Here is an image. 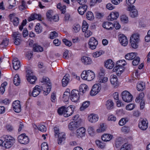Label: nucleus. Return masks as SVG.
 Returning <instances> with one entry per match:
<instances>
[{"label": "nucleus", "instance_id": "46", "mask_svg": "<svg viewBox=\"0 0 150 150\" xmlns=\"http://www.w3.org/2000/svg\"><path fill=\"white\" fill-rule=\"evenodd\" d=\"M120 20L124 23H127L128 22V18L125 15H122L121 16Z\"/></svg>", "mask_w": 150, "mask_h": 150}, {"label": "nucleus", "instance_id": "41", "mask_svg": "<svg viewBox=\"0 0 150 150\" xmlns=\"http://www.w3.org/2000/svg\"><path fill=\"white\" fill-rule=\"evenodd\" d=\"M53 15V11L52 10H48L46 14L47 18L50 21L52 20V17Z\"/></svg>", "mask_w": 150, "mask_h": 150}, {"label": "nucleus", "instance_id": "60", "mask_svg": "<svg viewBox=\"0 0 150 150\" xmlns=\"http://www.w3.org/2000/svg\"><path fill=\"white\" fill-rule=\"evenodd\" d=\"M140 62V58L139 57H136L133 60L132 64L134 66H136L138 65Z\"/></svg>", "mask_w": 150, "mask_h": 150}, {"label": "nucleus", "instance_id": "36", "mask_svg": "<svg viewBox=\"0 0 150 150\" xmlns=\"http://www.w3.org/2000/svg\"><path fill=\"white\" fill-rule=\"evenodd\" d=\"M26 2L24 0H22L21 4L19 7L20 10L23 11L26 9L28 8L27 6L26 5Z\"/></svg>", "mask_w": 150, "mask_h": 150}, {"label": "nucleus", "instance_id": "62", "mask_svg": "<svg viewBox=\"0 0 150 150\" xmlns=\"http://www.w3.org/2000/svg\"><path fill=\"white\" fill-rule=\"evenodd\" d=\"M41 150H48V145L46 142H43L41 145Z\"/></svg>", "mask_w": 150, "mask_h": 150}, {"label": "nucleus", "instance_id": "43", "mask_svg": "<svg viewBox=\"0 0 150 150\" xmlns=\"http://www.w3.org/2000/svg\"><path fill=\"white\" fill-rule=\"evenodd\" d=\"M36 77L35 76H30L27 78V79L30 83L33 84L36 80Z\"/></svg>", "mask_w": 150, "mask_h": 150}, {"label": "nucleus", "instance_id": "16", "mask_svg": "<svg viewBox=\"0 0 150 150\" xmlns=\"http://www.w3.org/2000/svg\"><path fill=\"white\" fill-rule=\"evenodd\" d=\"M139 127L142 130H145L148 127V122L146 119H143L139 123Z\"/></svg>", "mask_w": 150, "mask_h": 150}, {"label": "nucleus", "instance_id": "2", "mask_svg": "<svg viewBox=\"0 0 150 150\" xmlns=\"http://www.w3.org/2000/svg\"><path fill=\"white\" fill-rule=\"evenodd\" d=\"M122 99L125 102L129 103L131 102L133 99V96L128 91H125L122 93Z\"/></svg>", "mask_w": 150, "mask_h": 150}, {"label": "nucleus", "instance_id": "14", "mask_svg": "<svg viewBox=\"0 0 150 150\" xmlns=\"http://www.w3.org/2000/svg\"><path fill=\"white\" fill-rule=\"evenodd\" d=\"M86 129L84 127H81L78 129L76 131V135L78 137H82L86 134Z\"/></svg>", "mask_w": 150, "mask_h": 150}, {"label": "nucleus", "instance_id": "35", "mask_svg": "<svg viewBox=\"0 0 150 150\" xmlns=\"http://www.w3.org/2000/svg\"><path fill=\"white\" fill-rule=\"evenodd\" d=\"M106 125L103 123H101L100 125V127L98 129L96 130L98 133L103 132L105 131L106 129Z\"/></svg>", "mask_w": 150, "mask_h": 150}, {"label": "nucleus", "instance_id": "4", "mask_svg": "<svg viewBox=\"0 0 150 150\" xmlns=\"http://www.w3.org/2000/svg\"><path fill=\"white\" fill-rule=\"evenodd\" d=\"M18 139L19 142L23 144H26L29 142L28 138L25 134H22L19 135Z\"/></svg>", "mask_w": 150, "mask_h": 150}, {"label": "nucleus", "instance_id": "3", "mask_svg": "<svg viewBox=\"0 0 150 150\" xmlns=\"http://www.w3.org/2000/svg\"><path fill=\"white\" fill-rule=\"evenodd\" d=\"M79 91L76 90H73L71 91L70 95V99L74 102L78 101L79 98Z\"/></svg>", "mask_w": 150, "mask_h": 150}, {"label": "nucleus", "instance_id": "13", "mask_svg": "<svg viewBox=\"0 0 150 150\" xmlns=\"http://www.w3.org/2000/svg\"><path fill=\"white\" fill-rule=\"evenodd\" d=\"M88 119L90 122L95 123L98 120L99 117L97 114L91 113L88 115Z\"/></svg>", "mask_w": 150, "mask_h": 150}, {"label": "nucleus", "instance_id": "12", "mask_svg": "<svg viewBox=\"0 0 150 150\" xmlns=\"http://www.w3.org/2000/svg\"><path fill=\"white\" fill-rule=\"evenodd\" d=\"M13 58L12 64L13 68L15 70H18L21 67L20 62L17 58L13 56Z\"/></svg>", "mask_w": 150, "mask_h": 150}, {"label": "nucleus", "instance_id": "23", "mask_svg": "<svg viewBox=\"0 0 150 150\" xmlns=\"http://www.w3.org/2000/svg\"><path fill=\"white\" fill-rule=\"evenodd\" d=\"M110 81L111 83L114 86H116L117 84V78L115 75H111L110 77Z\"/></svg>", "mask_w": 150, "mask_h": 150}, {"label": "nucleus", "instance_id": "48", "mask_svg": "<svg viewBox=\"0 0 150 150\" xmlns=\"http://www.w3.org/2000/svg\"><path fill=\"white\" fill-rule=\"evenodd\" d=\"M104 52L102 50H100L93 53V56L94 57H97L100 56Z\"/></svg>", "mask_w": 150, "mask_h": 150}, {"label": "nucleus", "instance_id": "39", "mask_svg": "<svg viewBox=\"0 0 150 150\" xmlns=\"http://www.w3.org/2000/svg\"><path fill=\"white\" fill-rule=\"evenodd\" d=\"M72 28L73 32L77 33L80 30L81 26L79 24H75L73 25Z\"/></svg>", "mask_w": 150, "mask_h": 150}, {"label": "nucleus", "instance_id": "47", "mask_svg": "<svg viewBox=\"0 0 150 150\" xmlns=\"http://www.w3.org/2000/svg\"><path fill=\"white\" fill-rule=\"evenodd\" d=\"M86 18L89 20H92L94 19V16L93 13L91 11H88L86 14Z\"/></svg>", "mask_w": 150, "mask_h": 150}, {"label": "nucleus", "instance_id": "30", "mask_svg": "<svg viewBox=\"0 0 150 150\" xmlns=\"http://www.w3.org/2000/svg\"><path fill=\"white\" fill-rule=\"evenodd\" d=\"M132 148L131 145L125 143L122 146L120 150H131Z\"/></svg>", "mask_w": 150, "mask_h": 150}, {"label": "nucleus", "instance_id": "6", "mask_svg": "<svg viewBox=\"0 0 150 150\" xmlns=\"http://www.w3.org/2000/svg\"><path fill=\"white\" fill-rule=\"evenodd\" d=\"M98 44V41L93 37L91 38L89 41V47L92 50L96 48Z\"/></svg>", "mask_w": 150, "mask_h": 150}, {"label": "nucleus", "instance_id": "17", "mask_svg": "<svg viewBox=\"0 0 150 150\" xmlns=\"http://www.w3.org/2000/svg\"><path fill=\"white\" fill-rule=\"evenodd\" d=\"M81 61L82 63L85 65H89L91 64L92 62V60L90 57L83 56L81 58Z\"/></svg>", "mask_w": 150, "mask_h": 150}, {"label": "nucleus", "instance_id": "25", "mask_svg": "<svg viewBox=\"0 0 150 150\" xmlns=\"http://www.w3.org/2000/svg\"><path fill=\"white\" fill-rule=\"evenodd\" d=\"M112 136L110 134H104L101 137V139L103 141L107 142L112 139Z\"/></svg>", "mask_w": 150, "mask_h": 150}, {"label": "nucleus", "instance_id": "11", "mask_svg": "<svg viewBox=\"0 0 150 150\" xmlns=\"http://www.w3.org/2000/svg\"><path fill=\"white\" fill-rule=\"evenodd\" d=\"M118 40L120 42L123 46H126L128 43L126 37L122 34H120L118 35Z\"/></svg>", "mask_w": 150, "mask_h": 150}, {"label": "nucleus", "instance_id": "33", "mask_svg": "<svg viewBox=\"0 0 150 150\" xmlns=\"http://www.w3.org/2000/svg\"><path fill=\"white\" fill-rule=\"evenodd\" d=\"M13 82L14 84L16 86H18L20 84L21 80L18 74H16L14 77Z\"/></svg>", "mask_w": 150, "mask_h": 150}, {"label": "nucleus", "instance_id": "15", "mask_svg": "<svg viewBox=\"0 0 150 150\" xmlns=\"http://www.w3.org/2000/svg\"><path fill=\"white\" fill-rule=\"evenodd\" d=\"M119 16V13L116 11L111 12L108 17V19L110 21H113L117 19Z\"/></svg>", "mask_w": 150, "mask_h": 150}, {"label": "nucleus", "instance_id": "28", "mask_svg": "<svg viewBox=\"0 0 150 150\" xmlns=\"http://www.w3.org/2000/svg\"><path fill=\"white\" fill-rule=\"evenodd\" d=\"M69 75L66 74L62 80V86L63 87L66 86L69 83V79L68 78Z\"/></svg>", "mask_w": 150, "mask_h": 150}, {"label": "nucleus", "instance_id": "34", "mask_svg": "<svg viewBox=\"0 0 150 150\" xmlns=\"http://www.w3.org/2000/svg\"><path fill=\"white\" fill-rule=\"evenodd\" d=\"M45 86L46 87V90H43V94L45 95H47L50 92L51 89V84H47V85L43 86L42 87H44Z\"/></svg>", "mask_w": 150, "mask_h": 150}, {"label": "nucleus", "instance_id": "9", "mask_svg": "<svg viewBox=\"0 0 150 150\" xmlns=\"http://www.w3.org/2000/svg\"><path fill=\"white\" fill-rule=\"evenodd\" d=\"M40 87L38 85L36 86L33 88L32 93L29 92V94L30 96H32L34 97H36L38 96L41 91Z\"/></svg>", "mask_w": 150, "mask_h": 150}, {"label": "nucleus", "instance_id": "24", "mask_svg": "<svg viewBox=\"0 0 150 150\" xmlns=\"http://www.w3.org/2000/svg\"><path fill=\"white\" fill-rule=\"evenodd\" d=\"M87 8V6L86 5H81L79 7L78 11L80 14L83 15L86 11Z\"/></svg>", "mask_w": 150, "mask_h": 150}, {"label": "nucleus", "instance_id": "26", "mask_svg": "<svg viewBox=\"0 0 150 150\" xmlns=\"http://www.w3.org/2000/svg\"><path fill=\"white\" fill-rule=\"evenodd\" d=\"M108 81V78L105 77H98V81L99 83V85L105 83Z\"/></svg>", "mask_w": 150, "mask_h": 150}, {"label": "nucleus", "instance_id": "52", "mask_svg": "<svg viewBox=\"0 0 150 150\" xmlns=\"http://www.w3.org/2000/svg\"><path fill=\"white\" fill-rule=\"evenodd\" d=\"M65 108L64 106H62L58 109L57 112L59 115L63 114L64 115V114L65 113Z\"/></svg>", "mask_w": 150, "mask_h": 150}, {"label": "nucleus", "instance_id": "59", "mask_svg": "<svg viewBox=\"0 0 150 150\" xmlns=\"http://www.w3.org/2000/svg\"><path fill=\"white\" fill-rule=\"evenodd\" d=\"M8 42V39H7L6 38L1 43L0 45L1 47H4V46H7Z\"/></svg>", "mask_w": 150, "mask_h": 150}, {"label": "nucleus", "instance_id": "61", "mask_svg": "<svg viewBox=\"0 0 150 150\" xmlns=\"http://www.w3.org/2000/svg\"><path fill=\"white\" fill-rule=\"evenodd\" d=\"M144 96V94L143 93H141L135 99L136 102H138L140 100H141Z\"/></svg>", "mask_w": 150, "mask_h": 150}, {"label": "nucleus", "instance_id": "22", "mask_svg": "<svg viewBox=\"0 0 150 150\" xmlns=\"http://www.w3.org/2000/svg\"><path fill=\"white\" fill-rule=\"evenodd\" d=\"M77 122L76 121H73L70 122L68 125V127L70 130L73 131L77 127Z\"/></svg>", "mask_w": 150, "mask_h": 150}, {"label": "nucleus", "instance_id": "42", "mask_svg": "<svg viewBox=\"0 0 150 150\" xmlns=\"http://www.w3.org/2000/svg\"><path fill=\"white\" fill-rule=\"evenodd\" d=\"M116 64L122 69L123 66L126 64V62L124 60H119L117 62Z\"/></svg>", "mask_w": 150, "mask_h": 150}, {"label": "nucleus", "instance_id": "31", "mask_svg": "<svg viewBox=\"0 0 150 150\" xmlns=\"http://www.w3.org/2000/svg\"><path fill=\"white\" fill-rule=\"evenodd\" d=\"M114 103L112 100H107L106 103V107L108 110L112 109L113 108Z\"/></svg>", "mask_w": 150, "mask_h": 150}, {"label": "nucleus", "instance_id": "50", "mask_svg": "<svg viewBox=\"0 0 150 150\" xmlns=\"http://www.w3.org/2000/svg\"><path fill=\"white\" fill-rule=\"evenodd\" d=\"M41 81L42 83H45V85H47V84H50L49 79L46 77H43Z\"/></svg>", "mask_w": 150, "mask_h": 150}, {"label": "nucleus", "instance_id": "40", "mask_svg": "<svg viewBox=\"0 0 150 150\" xmlns=\"http://www.w3.org/2000/svg\"><path fill=\"white\" fill-rule=\"evenodd\" d=\"M57 8L62 11V13H64L65 12L66 10V6H65L62 5L60 3H59L57 5Z\"/></svg>", "mask_w": 150, "mask_h": 150}, {"label": "nucleus", "instance_id": "18", "mask_svg": "<svg viewBox=\"0 0 150 150\" xmlns=\"http://www.w3.org/2000/svg\"><path fill=\"white\" fill-rule=\"evenodd\" d=\"M114 66V63L111 59H108L105 62V66L108 69H112Z\"/></svg>", "mask_w": 150, "mask_h": 150}, {"label": "nucleus", "instance_id": "55", "mask_svg": "<svg viewBox=\"0 0 150 150\" xmlns=\"http://www.w3.org/2000/svg\"><path fill=\"white\" fill-rule=\"evenodd\" d=\"M136 40L134 39V40H133L134 42L132 44V42L131 41V38L130 39V41L131 43V45L132 47L133 48H136L138 47V44L139 41H137Z\"/></svg>", "mask_w": 150, "mask_h": 150}, {"label": "nucleus", "instance_id": "19", "mask_svg": "<svg viewBox=\"0 0 150 150\" xmlns=\"http://www.w3.org/2000/svg\"><path fill=\"white\" fill-rule=\"evenodd\" d=\"M13 14H10V20L15 26H17L19 23V19L17 17L13 16Z\"/></svg>", "mask_w": 150, "mask_h": 150}, {"label": "nucleus", "instance_id": "32", "mask_svg": "<svg viewBox=\"0 0 150 150\" xmlns=\"http://www.w3.org/2000/svg\"><path fill=\"white\" fill-rule=\"evenodd\" d=\"M88 90V87L85 84H81L79 87V91L82 92L83 93H85Z\"/></svg>", "mask_w": 150, "mask_h": 150}, {"label": "nucleus", "instance_id": "29", "mask_svg": "<svg viewBox=\"0 0 150 150\" xmlns=\"http://www.w3.org/2000/svg\"><path fill=\"white\" fill-rule=\"evenodd\" d=\"M136 53H131L126 54L125 56L126 59L128 60H131L134 59L136 56Z\"/></svg>", "mask_w": 150, "mask_h": 150}, {"label": "nucleus", "instance_id": "58", "mask_svg": "<svg viewBox=\"0 0 150 150\" xmlns=\"http://www.w3.org/2000/svg\"><path fill=\"white\" fill-rule=\"evenodd\" d=\"M58 35L57 33L55 31L52 32L50 34V38L53 39L57 37Z\"/></svg>", "mask_w": 150, "mask_h": 150}, {"label": "nucleus", "instance_id": "38", "mask_svg": "<svg viewBox=\"0 0 150 150\" xmlns=\"http://www.w3.org/2000/svg\"><path fill=\"white\" fill-rule=\"evenodd\" d=\"M130 38H131V41L132 42V44H133V42H134L133 41V40H134V39L136 40L137 41H139V34L137 33H135L132 35Z\"/></svg>", "mask_w": 150, "mask_h": 150}, {"label": "nucleus", "instance_id": "53", "mask_svg": "<svg viewBox=\"0 0 150 150\" xmlns=\"http://www.w3.org/2000/svg\"><path fill=\"white\" fill-rule=\"evenodd\" d=\"M38 129L40 131L42 132H45L47 129L45 126L42 124H40L38 127Z\"/></svg>", "mask_w": 150, "mask_h": 150}, {"label": "nucleus", "instance_id": "27", "mask_svg": "<svg viewBox=\"0 0 150 150\" xmlns=\"http://www.w3.org/2000/svg\"><path fill=\"white\" fill-rule=\"evenodd\" d=\"M137 90L139 91H142L145 88V83L143 82H139L137 86Z\"/></svg>", "mask_w": 150, "mask_h": 150}, {"label": "nucleus", "instance_id": "64", "mask_svg": "<svg viewBox=\"0 0 150 150\" xmlns=\"http://www.w3.org/2000/svg\"><path fill=\"white\" fill-rule=\"evenodd\" d=\"M15 142V139L13 137L10 136V148L11 147H14Z\"/></svg>", "mask_w": 150, "mask_h": 150}, {"label": "nucleus", "instance_id": "5", "mask_svg": "<svg viewBox=\"0 0 150 150\" xmlns=\"http://www.w3.org/2000/svg\"><path fill=\"white\" fill-rule=\"evenodd\" d=\"M12 107L13 110L15 112L19 113L21 111V105L19 100L14 101L12 103Z\"/></svg>", "mask_w": 150, "mask_h": 150}, {"label": "nucleus", "instance_id": "44", "mask_svg": "<svg viewBox=\"0 0 150 150\" xmlns=\"http://www.w3.org/2000/svg\"><path fill=\"white\" fill-rule=\"evenodd\" d=\"M83 25L82 27V30L83 32H85L86 30H88V24L85 21H83Z\"/></svg>", "mask_w": 150, "mask_h": 150}, {"label": "nucleus", "instance_id": "37", "mask_svg": "<svg viewBox=\"0 0 150 150\" xmlns=\"http://www.w3.org/2000/svg\"><path fill=\"white\" fill-rule=\"evenodd\" d=\"M90 102L89 101H85L84 102L80 107V109L81 111H83L85 109L87 108L90 105Z\"/></svg>", "mask_w": 150, "mask_h": 150}, {"label": "nucleus", "instance_id": "49", "mask_svg": "<svg viewBox=\"0 0 150 150\" xmlns=\"http://www.w3.org/2000/svg\"><path fill=\"white\" fill-rule=\"evenodd\" d=\"M33 49L35 52H41L43 50L42 47L38 45H35L33 47Z\"/></svg>", "mask_w": 150, "mask_h": 150}, {"label": "nucleus", "instance_id": "63", "mask_svg": "<svg viewBox=\"0 0 150 150\" xmlns=\"http://www.w3.org/2000/svg\"><path fill=\"white\" fill-rule=\"evenodd\" d=\"M84 33V36L85 37L88 38L91 36L92 34V33L89 30H87L85 32H83Z\"/></svg>", "mask_w": 150, "mask_h": 150}, {"label": "nucleus", "instance_id": "8", "mask_svg": "<svg viewBox=\"0 0 150 150\" xmlns=\"http://www.w3.org/2000/svg\"><path fill=\"white\" fill-rule=\"evenodd\" d=\"M101 87L97 84H95L92 87L90 92V95L92 96L96 95L100 91Z\"/></svg>", "mask_w": 150, "mask_h": 150}, {"label": "nucleus", "instance_id": "21", "mask_svg": "<svg viewBox=\"0 0 150 150\" xmlns=\"http://www.w3.org/2000/svg\"><path fill=\"white\" fill-rule=\"evenodd\" d=\"M58 144H61L62 142L65 139V134L64 132L59 133L58 135Z\"/></svg>", "mask_w": 150, "mask_h": 150}, {"label": "nucleus", "instance_id": "1", "mask_svg": "<svg viewBox=\"0 0 150 150\" xmlns=\"http://www.w3.org/2000/svg\"><path fill=\"white\" fill-rule=\"evenodd\" d=\"M95 76L94 72L90 70L83 71L81 75V77L82 79L88 81L92 80Z\"/></svg>", "mask_w": 150, "mask_h": 150}, {"label": "nucleus", "instance_id": "20", "mask_svg": "<svg viewBox=\"0 0 150 150\" xmlns=\"http://www.w3.org/2000/svg\"><path fill=\"white\" fill-rule=\"evenodd\" d=\"M103 27L108 30H112L114 28L113 24L112 23L109 22H104L103 25Z\"/></svg>", "mask_w": 150, "mask_h": 150}, {"label": "nucleus", "instance_id": "54", "mask_svg": "<svg viewBox=\"0 0 150 150\" xmlns=\"http://www.w3.org/2000/svg\"><path fill=\"white\" fill-rule=\"evenodd\" d=\"M16 3L15 0H10V9H15L16 8Z\"/></svg>", "mask_w": 150, "mask_h": 150}, {"label": "nucleus", "instance_id": "57", "mask_svg": "<svg viewBox=\"0 0 150 150\" xmlns=\"http://www.w3.org/2000/svg\"><path fill=\"white\" fill-rule=\"evenodd\" d=\"M135 107V105L134 104L130 103L126 106V108L128 110H133Z\"/></svg>", "mask_w": 150, "mask_h": 150}, {"label": "nucleus", "instance_id": "56", "mask_svg": "<svg viewBox=\"0 0 150 150\" xmlns=\"http://www.w3.org/2000/svg\"><path fill=\"white\" fill-rule=\"evenodd\" d=\"M128 121V119L126 118H122L119 121V124L120 126H123Z\"/></svg>", "mask_w": 150, "mask_h": 150}, {"label": "nucleus", "instance_id": "10", "mask_svg": "<svg viewBox=\"0 0 150 150\" xmlns=\"http://www.w3.org/2000/svg\"><path fill=\"white\" fill-rule=\"evenodd\" d=\"M74 106L71 105L68 107L66 109L65 113L64 114V116L65 117H68L71 115L74 112Z\"/></svg>", "mask_w": 150, "mask_h": 150}, {"label": "nucleus", "instance_id": "7", "mask_svg": "<svg viewBox=\"0 0 150 150\" xmlns=\"http://www.w3.org/2000/svg\"><path fill=\"white\" fill-rule=\"evenodd\" d=\"M127 10L130 11L129 14L132 17L134 18L137 16L138 11L134 6H129L127 8Z\"/></svg>", "mask_w": 150, "mask_h": 150}, {"label": "nucleus", "instance_id": "51", "mask_svg": "<svg viewBox=\"0 0 150 150\" xmlns=\"http://www.w3.org/2000/svg\"><path fill=\"white\" fill-rule=\"evenodd\" d=\"M40 23H38L35 26V30L37 33H40L42 31V29L40 26Z\"/></svg>", "mask_w": 150, "mask_h": 150}, {"label": "nucleus", "instance_id": "45", "mask_svg": "<svg viewBox=\"0 0 150 150\" xmlns=\"http://www.w3.org/2000/svg\"><path fill=\"white\" fill-rule=\"evenodd\" d=\"M21 35L18 32H14L12 35V38L13 40L21 39Z\"/></svg>", "mask_w": 150, "mask_h": 150}]
</instances>
